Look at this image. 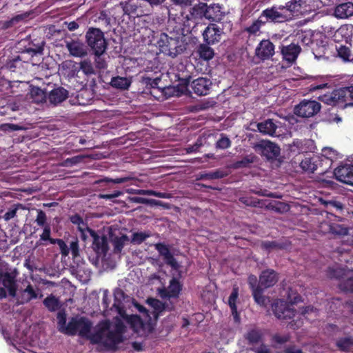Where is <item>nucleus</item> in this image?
<instances>
[{
    "label": "nucleus",
    "mask_w": 353,
    "mask_h": 353,
    "mask_svg": "<svg viewBox=\"0 0 353 353\" xmlns=\"http://www.w3.org/2000/svg\"><path fill=\"white\" fill-rule=\"evenodd\" d=\"M85 40L92 53L104 54L108 42L103 32L97 28H89L85 34Z\"/></svg>",
    "instance_id": "nucleus-1"
},
{
    "label": "nucleus",
    "mask_w": 353,
    "mask_h": 353,
    "mask_svg": "<svg viewBox=\"0 0 353 353\" xmlns=\"http://www.w3.org/2000/svg\"><path fill=\"white\" fill-rule=\"evenodd\" d=\"M66 48L70 54L76 57H83L87 55V50L83 43L78 41L67 42Z\"/></svg>",
    "instance_id": "nucleus-28"
},
{
    "label": "nucleus",
    "mask_w": 353,
    "mask_h": 353,
    "mask_svg": "<svg viewBox=\"0 0 353 353\" xmlns=\"http://www.w3.org/2000/svg\"><path fill=\"white\" fill-rule=\"evenodd\" d=\"M150 235L145 232H134L132 234L131 243L133 244L140 245Z\"/></svg>",
    "instance_id": "nucleus-62"
},
{
    "label": "nucleus",
    "mask_w": 353,
    "mask_h": 353,
    "mask_svg": "<svg viewBox=\"0 0 353 353\" xmlns=\"http://www.w3.org/2000/svg\"><path fill=\"white\" fill-rule=\"evenodd\" d=\"M280 49L283 60L290 64L296 61L301 52V48L298 44L294 43L287 46L281 45Z\"/></svg>",
    "instance_id": "nucleus-16"
},
{
    "label": "nucleus",
    "mask_w": 353,
    "mask_h": 353,
    "mask_svg": "<svg viewBox=\"0 0 353 353\" xmlns=\"http://www.w3.org/2000/svg\"><path fill=\"white\" fill-rule=\"evenodd\" d=\"M287 302L293 305L303 301L301 296L292 288H289L286 292Z\"/></svg>",
    "instance_id": "nucleus-46"
},
{
    "label": "nucleus",
    "mask_w": 353,
    "mask_h": 353,
    "mask_svg": "<svg viewBox=\"0 0 353 353\" xmlns=\"http://www.w3.org/2000/svg\"><path fill=\"white\" fill-rule=\"evenodd\" d=\"M163 259L165 264L170 266L173 270H177L180 268V265L171 252L164 255Z\"/></svg>",
    "instance_id": "nucleus-57"
},
{
    "label": "nucleus",
    "mask_w": 353,
    "mask_h": 353,
    "mask_svg": "<svg viewBox=\"0 0 353 353\" xmlns=\"http://www.w3.org/2000/svg\"><path fill=\"white\" fill-rule=\"evenodd\" d=\"M289 247V243L280 241H263L261 248L270 253L274 250H285Z\"/></svg>",
    "instance_id": "nucleus-29"
},
{
    "label": "nucleus",
    "mask_w": 353,
    "mask_h": 353,
    "mask_svg": "<svg viewBox=\"0 0 353 353\" xmlns=\"http://www.w3.org/2000/svg\"><path fill=\"white\" fill-rule=\"evenodd\" d=\"M21 208L23 209V205L21 203H18L17 205H13L11 208H10L3 215V219L6 221H10L11 219L14 218L16 216L17 212L18 209Z\"/></svg>",
    "instance_id": "nucleus-61"
},
{
    "label": "nucleus",
    "mask_w": 353,
    "mask_h": 353,
    "mask_svg": "<svg viewBox=\"0 0 353 353\" xmlns=\"http://www.w3.org/2000/svg\"><path fill=\"white\" fill-rule=\"evenodd\" d=\"M30 94L33 101L37 103L46 102L48 97L47 92L38 87L32 88Z\"/></svg>",
    "instance_id": "nucleus-43"
},
{
    "label": "nucleus",
    "mask_w": 353,
    "mask_h": 353,
    "mask_svg": "<svg viewBox=\"0 0 353 353\" xmlns=\"http://www.w3.org/2000/svg\"><path fill=\"white\" fill-rule=\"evenodd\" d=\"M275 47L270 39H263L255 49V56L261 61L270 59L274 54Z\"/></svg>",
    "instance_id": "nucleus-15"
},
{
    "label": "nucleus",
    "mask_w": 353,
    "mask_h": 353,
    "mask_svg": "<svg viewBox=\"0 0 353 353\" xmlns=\"http://www.w3.org/2000/svg\"><path fill=\"white\" fill-rule=\"evenodd\" d=\"M43 305L47 308L49 312H56L59 310L62 304L59 298L56 297L52 294L48 295L43 301Z\"/></svg>",
    "instance_id": "nucleus-35"
},
{
    "label": "nucleus",
    "mask_w": 353,
    "mask_h": 353,
    "mask_svg": "<svg viewBox=\"0 0 353 353\" xmlns=\"http://www.w3.org/2000/svg\"><path fill=\"white\" fill-rule=\"evenodd\" d=\"M263 334L261 329H250L244 336L249 345L258 344L263 340Z\"/></svg>",
    "instance_id": "nucleus-32"
},
{
    "label": "nucleus",
    "mask_w": 353,
    "mask_h": 353,
    "mask_svg": "<svg viewBox=\"0 0 353 353\" xmlns=\"http://www.w3.org/2000/svg\"><path fill=\"white\" fill-rule=\"evenodd\" d=\"M70 221L74 225H77L78 230L81 232V238L83 241H86L88 238L87 229H91L84 223L83 218L78 214L72 215L70 217Z\"/></svg>",
    "instance_id": "nucleus-31"
},
{
    "label": "nucleus",
    "mask_w": 353,
    "mask_h": 353,
    "mask_svg": "<svg viewBox=\"0 0 353 353\" xmlns=\"http://www.w3.org/2000/svg\"><path fill=\"white\" fill-rule=\"evenodd\" d=\"M37 293L34 290L32 285L29 283L21 292L20 303L21 304L29 303L31 300L37 299Z\"/></svg>",
    "instance_id": "nucleus-41"
},
{
    "label": "nucleus",
    "mask_w": 353,
    "mask_h": 353,
    "mask_svg": "<svg viewBox=\"0 0 353 353\" xmlns=\"http://www.w3.org/2000/svg\"><path fill=\"white\" fill-rule=\"evenodd\" d=\"M231 140L224 134H221L220 138L215 143L216 148L221 150L228 149L231 147Z\"/></svg>",
    "instance_id": "nucleus-55"
},
{
    "label": "nucleus",
    "mask_w": 353,
    "mask_h": 353,
    "mask_svg": "<svg viewBox=\"0 0 353 353\" xmlns=\"http://www.w3.org/2000/svg\"><path fill=\"white\" fill-rule=\"evenodd\" d=\"M205 11V18L213 22H220L224 17V12L219 4H206Z\"/></svg>",
    "instance_id": "nucleus-23"
},
{
    "label": "nucleus",
    "mask_w": 353,
    "mask_h": 353,
    "mask_svg": "<svg viewBox=\"0 0 353 353\" xmlns=\"http://www.w3.org/2000/svg\"><path fill=\"white\" fill-rule=\"evenodd\" d=\"M223 34V29L214 23H210L202 32L203 41L208 45L219 43Z\"/></svg>",
    "instance_id": "nucleus-9"
},
{
    "label": "nucleus",
    "mask_w": 353,
    "mask_h": 353,
    "mask_svg": "<svg viewBox=\"0 0 353 353\" xmlns=\"http://www.w3.org/2000/svg\"><path fill=\"white\" fill-rule=\"evenodd\" d=\"M286 12H289L288 3L285 6H273L265 9L262 11L261 17L262 19L265 18L266 22L281 23L288 21L291 18L290 15L293 14L290 13L287 14Z\"/></svg>",
    "instance_id": "nucleus-5"
},
{
    "label": "nucleus",
    "mask_w": 353,
    "mask_h": 353,
    "mask_svg": "<svg viewBox=\"0 0 353 353\" xmlns=\"http://www.w3.org/2000/svg\"><path fill=\"white\" fill-rule=\"evenodd\" d=\"M263 289L261 286L257 285L256 288L252 291V296L255 302L261 306L265 305L266 303V299L263 295Z\"/></svg>",
    "instance_id": "nucleus-54"
},
{
    "label": "nucleus",
    "mask_w": 353,
    "mask_h": 353,
    "mask_svg": "<svg viewBox=\"0 0 353 353\" xmlns=\"http://www.w3.org/2000/svg\"><path fill=\"white\" fill-rule=\"evenodd\" d=\"M123 326L122 324L117 325L116 330L107 332L105 338L103 341V345L110 348L114 347L117 344L123 341L122 329Z\"/></svg>",
    "instance_id": "nucleus-19"
},
{
    "label": "nucleus",
    "mask_w": 353,
    "mask_h": 353,
    "mask_svg": "<svg viewBox=\"0 0 353 353\" xmlns=\"http://www.w3.org/2000/svg\"><path fill=\"white\" fill-rule=\"evenodd\" d=\"M334 174L338 181L353 186V165L339 166L334 170Z\"/></svg>",
    "instance_id": "nucleus-17"
},
{
    "label": "nucleus",
    "mask_w": 353,
    "mask_h": 353,
    "mask_svg": "<svg viewBox=\"0 0 353 353\" xmlns=\"http://www.w3.org/2000/svg\"><path fill=\"white\" fill-rule=\"evenodd\" d=\"M125 14L132 17L148 15L151 9L148 8L145 0H128L123 7Z\"/></svg>",
    "instance_id": "nucleus-7"
},
{
    "label": "nucleus",
    "mask_w": 353,
    "mask_h": 353,
    "mask_svg": "<svg viewBox=\"0 0 353 353\" xmlns=\"http://www.w3.org/2000/svg\"><path fill=\"white\" fill-rule=\"evenodd\" d=\"M291 306L288 302L283 299H277L272 303V309L277 319L288 320L293 319L296 314V310Z\"/></svg>",
    "instance_id": "nucleus-8"
},
{
    "label": "nucleus",
    "mask_w": 353,
    "mask_h": 353,
    "mask_svg": "<svg viewBox=\"0 0 353 353\" xmlns=\"http://www.w3.org/2000/svg\"><path fill=\"white\" fill-rule=\"evenodd\" d=\"M23 130H24V128L22 125L18 124L8 123L0 124V132L6 134Z\"/></svg>",
    "instance_id": "nucleus-52"
},
{
    "label": "nucleus",
    "mask_w": 353,
    "mask_h": 353,
    "mask_svg": "<svg viewBox=\"0 0 353 353\" xmlns=\"http://www.w3.org/2000/svg\"><path fill=\"white\" fill-rule=\"evenodd\" d=\"M258 130L263 134L270 136H274L277 129L276 124L274 122L273 119H268L257 124Z\"/></svg>",
    "instance_id": "nucleus-30"
},
{
    "label": "nucleus",
    "mask_w": 353,
    "mask_h": 353,
    "mask_svg": "<svg viewBox=\"0 0 353 353\" xmlns=\"http://www.w3.org/2000/svg\"><path fill=\"white\" fill-rule=\"evenodd\" d=\"M26 59L25 53L21 52V54L14 55L11 59H8L6 62V67L10 72L21 74L25 71L24 64L28 62Z\"/></svg>",
    "instance_id": "nucleus-18"
},
{
    "label": "nucleus",
    "mask_w": 353,
    "mask_h": 353,
    "mask_svg": "<svg viewBox=\"0 0 353 353\" xmlns=\"http://www.w3.org/2000/svg\"><path fill=\"white\" fill-rule=\"evenodd\" d=\"M325 207L327 210L333 211L335 210L336 212H341L344 209L343 204L339 201L335 200H331L328 201L325 203Z\"/></svg>",
    "instance_id": "nucleus-58"
},
{
    "label": "nucleus",
    "mask_w": 353,
    "mask_h": 353,
    "mask_svg": "<svg viewBox=\"0 0 353 353\" xmlns=\"http://www.w3.org/2000/svg\"><path fill=\"white\" fill-rule=\"evenodd\" d=\"M78 64L79 70H81L85 74L90 75L94 74V70L90 61L83 60Z\"/></svg>",
    "instance_id": "nucleus-56"
},
{
    "label": "nucleus",
    "mask_w": 353,
    "mask_h": 353,
    "mask_svg": "<svg viewBox=\"0 0 353 353\" xmlns=\"http://www.w3.org/2000/svg\"><path fill=\"white\" fill-rule=\"evenodd\" d=\"M336 345L340 351L349 352L353 346V338L351 336L339 338L336 342Z\"/></svg>",
    "instance_id": "nucleus-44"
},
{
    "label": "nucleus",
    "mask_w": 353,
    "mask_h": 353,
    "mask_svg": "<svg viewBox=\"0 0 353 353\" xmlns=\"http://www.w3.org/2000/svg\"><path fill=\"white\" fill-rule=\"evenodd\" d=\"M321 103L315 100H302L294 108V113L301 118H310L315 116L321 110Z\"/></svg>",
    "instance_id": "nucleus-6"
},
{
    "label": "nucleus",
    "mask_w": 353,
    "mask_h": 353,
    "mask_svg": "<svg viewBox=\"0 0 353 353\" xmlns=\"http://www.w3.org/2000/svg\"><path fill=\"white\" fill-rule=\"evenodd\" d=\"M256 159L257 157L254 154L251 153L243 157L241 160L235 161L232 165V168L236 170L249 168L252 163L256 161Z\"/></svg>",
    "instance_id": "nucleus-39"
},
{
    "label": "nucleus",
    "mask_w": 353,
    "mask_h": 353,
    "mask_svg": "<svg viewBox=\"0 0 353 353\" xmlns=\"http://www.w3.org/2000/svg\"><path fill=\"white\" fill-rule=\"evenodd\" d=\"M155 249L158 251L160 256H163L164 255L170 252L169 246L165 245L164 243H158L155 244Z\"/></svg>",
    "instance_id": "nucleus-64"
},
{
    "label": "nucleus",
    "mask_w": 353,
    "mask_h": 353,
    "mask_svg": "<svg viewBox=\"0 0 353 353\" xmlns=\"http://www.w3.org/2000/svg\"><path fill=\"white\" fill-rule=\"evenodd\" d=\"M334 15L339 19H347L353 15V3L347 1L336 6Z\"/></svg>",
    "instance_id": "nucleus-27"
},
{
    "label": "nucleus",
    "mask_w": 353,
    "mask_h": 353,
    "mask_svg": "<svg viewBox=\"0 0 353 353\" xmlns=\"http://www.w3.org/2000/svg\"><path fill=\"white\" fill-rule=\"evenodd\" d=\"M62 68L67 70L66 74L69 77H77V74L80 71L79 64L72 61H66L63 62Z\"/></svg>",
    "instance_id": "nucleus-42"
},
{
    "label": "nucleus",
    "mask_w": 353,
    "mask_h": 353,
    "mask_svg": "<svg viewBox=\"0 0 353 353\" xmlns=\"http://www.w3.org/2000/svg\"><path fill=\"white\" fill-rule=\"evenodd\" d=\"M339 287L343 291L353 292V276L341 281Z\"/></svg>",
    "instance_id": "nucleus-63"
},
{
    "label": "nucleus",
    "mask_w": 353,
    "mask_h": 353,
    "mask_svg": "<svg viewBox=\"0 0 353 353\" xmlns=\"http://www.w3.org/2000/svg\"><path fill=\"white\" fill-rule=\"evenodd\" d=\"M204 42L197 46L196 53L199 57L204 61L211 60L214 56V50Z\"/></svg>",
    "instance_id": "nucleus-33"
},
{
    "label": "nucleus",
    "mask_w": 353,
    "mask_h": 353,
    "mask_svg": "<svg viewBox=\"0 0 353 353\" xmlns=\"http://www.w3.org/2000/svg\"><path fill=\"white\" fill-rule=\"evenodd\" d=\"M212 82L210 79L199 77L192 82L191 87L195 94L203 96L208 94Z\"/></svg>",
    "instance_id": "nucleus-21"
},
{
    "label": "nucleus",
    "mask_w": 353,
    "mask_h": 353,
    "mask_svg": "<svg viewBox=\"0 0 353 353\" xmlns=\"http://www.w3.org/2000/svg\"><path fill=\"white\" fill-rule=\"evenodd\" d=\"M157 46L162 53L172 58L183 51V46L181 45L179 37H171L165 33H161Z\"/></svg>",
    "instance_id": "nucleus-2"
},
{
    "label": "nucleus",
    "mask_w": 353,
    "mask_h": 353,
    "mask_svg": "<svg viewBox=\"0 0 353 353\" xmlns=\"http://www.w3.org/2000/svg\"><path fill=\"white\" fill-rule=\"evenodd\" d=\"M130 180L129 177H118L112 179L109 177H104L95 181V184L98 185L101 190L105 191L112 188L115 184H120L128 182Z\"/></svg>",
    "instance_id": "nucleus-25"
},
{
    "label": "nucleus",
    "mask_w": 353,
    "mask_h": 353,
    "mask_svg": "<svg viewBox=\"0 0 353 353\" xmlns=\"http://www.w3.org/2000/svg\"><path fill=\"white\" fill-rule=\"evenodd\" d=\"M266 23V21L263 20L260 16L256 20H255L250 26L245 28V32L249 33V34L255 35L258 32L260 31L261 28Z\"/></svg>",
    "instance_id": "nucleus-49"
},
{
    "label": "nucleus",
    "mask_w": 353,
    "mask_h": 353,
    "mask_svg": "<svg viewBox=\"0 0 353 353\" xmlns=\"http://www.w3.org/2000/svg\"><path fill=\"white\" fill-rule=\"evenodd\" d=\"M290 335L289 334H274L272 336L271 341L272 343V347L275 349L280 348L282 345L288 343L290 340Z\"/></svg>",
    "instance_id": "nucleus-45"
},
{
    "label": "nucleus",
    "mask_w": 353,
    "mask_h": 353,
    "mask_svg": "<svg viewBox=\"0 0 353 353\" xmlns=\"http://www.w3.org/2000/svg\"><path fill=\"white\" fill-rule=\"evenodd\" d=\"M110 327V323L108 320L100 321L95 327L94 333L90 332L89 335L85 338L90 341L92 344H103L107 332Z\"/></svg>",
    "instance_id": "nucleus-14"
},
{
    "label": "nucleus",
    "mask_w": 353,
    "mask_h": 353,
    "mask_svg": "<svg viewBox=\"0 0 353 353\" xmlns=\"http://www.w3.org/2000/svg\"><path fill=\"white\" fill-rule=\"evenodd\" d=\"M0 281L3 287L8 290L9 295L14 297L17 290L15 276L10 272H5L1 275Z\"/></svg>",
    "instance_id": "nucleus-24"
},
{
    "label": "nucleus",
    "mask_w": 353,
    "mask_h": 353,
    "mask_svg": "<svg viewBox=\"0 0 353 353\" xmlns=\"http://www.w3.org/2000/svg\"><path fill=\"white\" fill-rule=\"evenodd\" d=\"M318 161H319V156L305 157L300 163V166L305 172L314 173L316 170Z\"/></svg>",
    "instance_id": "nucleus-34"
},
{
    "label": "nucleus",
    "mask_w": 353,
    "mask_h": 353,
    "mask_svg": "<svg viewBox=\"0 0 353 353\" xmlns=\"http://www.w3.org/2000/svg\"><path fill=\"white\" fill-rule=\"evenodd\" d=\"M183 290V284L175 277L170 279L168 288L159 289V294L163 299H177Z\"/></svg>",
    "instance_id": "nucleus-10"
},
{
    "label": "nucleus",
    "mask_w": 353,
    "mask_h": 353,
    "mask_svg": "<svg viewBox=\"0 0 353 353\" xmlns=\"http://www.w3.org/2000/svg\"><path fill=\"white\" fill-rule=\"evenodd\" d=\"M277 273L271 269L263 270L259 276L258 285L265 289L274 286L278 281Z\"/></svg>",
    "instance_id": "nucleus-20"
},
{
    "label": "nucleus",
    "mask_w": 353,
    "mask_h": 353,
    "mask_svg": "<svg viewBox=\"0 0 353 353\" xmlns=\"http://www.w3.org/2000/svg\"><path fill=\"white\" fill-rule=\"evenodd\" d=\"M93 54L94 55V62L96 68H97L99 70L106 69L108 67V63L105 59L103 57L104 54Z\"/></svg>",
    "instance_id": "nucleus-60"
},
{
    "label": "nucleus",
    "mask_w": 353,
    "mask_h": 353,
    "mask_svg": "<svg viewBox=\"0 0 353 353\" xmlns=\"http://www.w3.org/2000/svg\"><path fill=\"white\" fill-rule=\"evenodd\" d=\"M88 236L92 238V248L93 250L99 254H105L109 250L108 239L104 234L100 236L92 229H87Z\"/></svg>",
    "instance_id": "nucleus-13"
},
{
    "label": "nucleus",
    "mask_w": 353,
    "mask_h": 353,
    "mask_svg": "<svg viewBox=\"0 0 353 353\" xmlns=\"http://www.w3.org/2000/svg\"><path fill=\"white\" fill-rule=\"evenodd\" d=\"M338 56L345 62H353V54L349 47L340 46L337 49Z\"/></svg>",
    "instance_id": "nucleus-50"
},
{
    "label": "nucleus",
    "mask_w": 353,
    "mask_h": 353,
    "mask_svg": "<svg viewBox=\"0 0 353 353\" xmlns=\"http://www.w3.org/2000/svg\"><path fill=\"white\" fill-rule=\"evenodd\" d=\"M325 4L323 0H291L288 2L289 13L299 15L314 12Z\"/></svg>",
    "instance_id": "nucleus-3"
},
{
    "label": "nucleus",
    "mask_w": 353,
    "mask_h": 353,
    "mask_svg": "<svg viewBox=\"0 0 353 353\" xmlns=\"http://www.w3.org/2000/svg\"><path fill=\"white\" fill-rule=\"evenodd\" d=\"M332 165L331 161L328 159L319 157V161H318L316 170L315 172L319 175H323L329 171Z\"/></svg>",
    "instance_id": "nucleus-47"
},
{
    "label": "nucleus",
    "mask_w": 353,
    "mask_h": 353,
    "mask_svg": "<svg viewBox=\"0 0 353 353\" xmlns=\"http://www.w3.org/2000/svg\"><path fill=\"white\" fill-rule=\"evenodd\" d=\"M134 201L138 203L149 204L150 205L164 206L161 201L155 200L152 199H146L143 197H135Z\"/></svg>",
    "instance_id": "nucleus-59"
},
{
    "label": "nucleus",
    "mask_w": 353,
    "mask_h": 353,
    "mask_svg": "<svg viewBox=\"0 0 353 353\" xmlns=\"http://www.w3.org/2000/svg\"><path fill=\"white\" fill-rule=\"evenodd\" d=\"M348 228L338 223H331L328 225V232L332 234L340 236H345L348 234Z\"/></svg>",
    "instance_id": "nucleus-48"
},
{
    "label": "nucleus",
    "mask_w": 353,
    "mask_h": 353,
    "mask_svg": "<svg viewBox=\"0 0 353 353\" xmlns=\"http://www.w3.org/2000/svg\"><path fill=\"white\" fill-rule=\"evenodd\" d=\"M239 296V288L237 287H234L232 291L231 294L229 296L228 304L231 309L232 314L234 319L235 321H239L240 317L237 311V307L236 305V302Z\"/></svg>",
    "instance_id": "nucleus-36"
},
{
    "label": "nucleus",
    "mask_w": 353,
    "mask_h": 353,
    "mask_svg": "<svg viewBox=\"0 0 353 353\" xmlns=\"http://www.w3.org/2000/svg\"><path fill=\"white\" fill-rule=\"evenodd\" d=\"M148 301L154 309L155 318L161 315L163 311H172L174 309V304L170 301L169 302H162L156 299H150Z\"/></svg>",
    "instance_id": "nucleus-22"
},
{
    "label": "nucleus",
    "mask_w": 353,
    "mask_h": 353,
    "mask_svg": "<svg viewBox=\"0 0 353 353\" xmlns=\"http://www.w3.org/2000/svg\"><path fill=\"white\" fill-rule=\"evenodd\" d=\"M205 3L200 2L194 5L190 10L189 19H202L205 16Z\"/></svg>",
    "instance_id": "nucleus-37"
},
{
    "label": "nucleus",
    "mask_w": 353,
    "mask_h": 353,
    "mask_svg": "<svg viewBox=\"0 0 353 353\" xmlns=\"http://www.w3.org/2000/svg\"><path fill=\"white\" fill-rule=\"evenodd\" d=\"M323 97L322 100L327 104L335 103L341 97L344 101H347L348 99L352 101V102L349 103L353 105V83L350 86L336 90L330 95L325 94Z\"/></svg>",
    "instance_id": "nucleus-12"
},
{
    "label": "nucleus",
    "mask_w": 353,
    "mask_h": 353,
    "mask_svg": "<svg viewBox=\"0 0 353 353\" xmlns=\"http://www.w3.org/2000/svg\"><path fill=\"white\" fill-rule=\"evenodd\" d=\"M68 97V91L63 87H58L52 90L48 94L50 103L59 104Z\"/></svg>",
    "instance_id": "nucleus-26"
},
{
    "label": "nucleus",
    "mask_w": 353,
    "mask_h": 353,
    "mask_svg": "<svg viewBox=\"0 0 353 353\" xmlns=\"http://www.w3.org/2000/svg\"><path fill=\"white\" fill-rule=\"evenodd\" d=\"M92 327V323L85 316L79 318L72 317L67 325L65 334L68 336H74L78 332L81 337L85 338L89 335Z\"/></svg>",
    "instance_id": "nucleus-4"
},
{
    "label": "nucleus",
    "mask_w": 353,
    "mask_h": 353,
    "mask_svg": "<svg viewBox=\"0 0 353 353\" xmlns=\"http://www.w3.org/2000/svg\"><path fill=\"white\" fill-rule=\"evenodd\" d=\"M57 319L58 330L60 332L65 334L66 330L65 329L67 327V325H66L67 319H66V313L64 310L58 312V313L57 314Z\"/></svg>",
    "instance_id": "nucleus-53"
},
{
    "label": "nucleus",
    "mask_w": 353,
    "mask_h": 353,
    "mask_svg": "<svg viewBox=\"0 0 353 353\" xmlns=\"http://www.w3.org/2000/svg\"><path fill=\"white\" fill-rule=\"evenodd\" d=\"M132 83L131 79L120 76L112 78L110 85L117 89L128 90Z\"/></svg>",
    "instance_id": "nucleus-38"
},
{
    "label": "nucleus",
    "mask_w": 353,
    "mask_h": 353,
    "mask_svg": "<svg viewBox=\"0 0 353 353\" xmlns=\"http://www.w3.org/2000/svg\"><path fill=\"white\" fill-rule=\"evenodd\" d=\"M44 42L41 43H28V46H25L24 50L22 51L26 54H28L31 57L37 56L38 54H43L44 50Z\"/></svg>",
    "instance_id": "nucleus-40"
},
{
    "label": "nucleus",
    "mask_w": 353,
    "mask_h": 353,
    "mask_svg": "<svg viewBox=\"0 0 353 353\" xmlns=\"http://www.w3.org/2000/svg\"><path fill=\"white\" fill-rule=\"evenodd\" d=\"M129 241V238L126 234H123L121 236H116L112 239V243L115 252H120L123 250L126 242Z\"/></svg>",
    "instance_id": "nucleus-51"
},
{
    "label": "nucleus",
    "mask_w": 353,
    "mask_h": 353,
    "mask_svg": "<svg viewBox=\"0 0 353 353\" xmlns=\"http://www.w3.org/2000/svg\"><path fill=\"white\" fill-rule=\"evenodd\" d=\"M256 150H259L262 156H264L267 159H275L279 155L281 149L279 146L268 140H262L254 145Z\"/></svg>",
    "instance_id": "nucleus-11"
}]
</instances>
